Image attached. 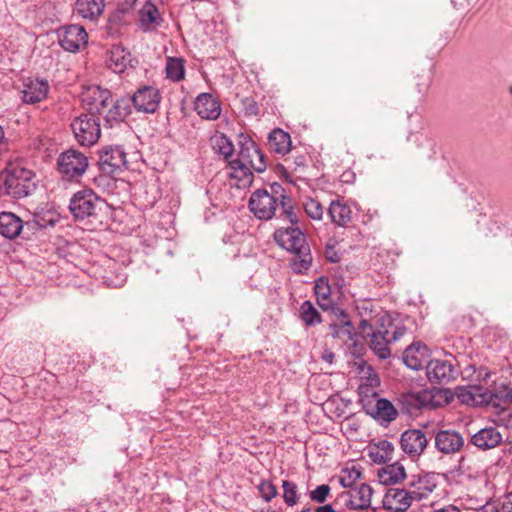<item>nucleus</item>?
Wrapping results in <instances>:
<instances>
[{
  "label": "nucleus",
  "mask_w": 512,
  "mask_h": 512,
  "mask_svg": "<svg viewBox=\"0 0 512 512\" xmlns=\"http://www.w3.org/2000/svg\"><path fill=\"white\" fill-rule=\"evenodd\" d=\"M248 206L253 215L260 220L272 219L280 206L282 215L291 224L298 223L297 212L292 205V200L279 184L272 185L271 192L266 189L255 190L249 198Z\"/></svg>",
  "instance_id": "nucleus-1"
},
{
  "label": "nucleus",
  "mask_w": 512,
  "mask_h": 512,
  "mask_svg": "<svg viewBox=\"0 0 512 512\" xmlns=\"http://www.w3.org/2000/svg\"><path fill=\"white\" fill-rule=\"evenodd\" d=\"M275 241L287 251L293 254L291 267L294 272L300 274L307 271L312 264L310 247L304 233L299 227L280 228L274 233Z\"/></svg>",
  "instance_id": "nucleus-2"
},
{
  "label": "nucleus",
  "mask_w": 512,
  "mask_h": 512,
  "mask_svg": "<svg viewBox=\"0 0 512 512\" xmlns=\"http://www.w3.org/2000/svg\"><path fill=\"white\" fill-rule=\"evenodd\" d=\"M36 188L35 174L19 162H8L0 174V195L20 199L31 195Z\"/></svg>",
  "instance_id": "nucleus-3"
},
{
  "label": "nucleus",
  "mask_w": 512,
  "mask_h": 512,
  "mask_svg": "<svg viewBox=\"0 0 512 512\" xmlns=\"http://www.w3.org/2000/svg\"><path fill=\"white\" fill-rule=\"evenodd\" d=\"M379 322L378 319H361L359 323V333L363 338H369L371 350L380 358L387 359L391 355L389 349L390 341L388 339L389 329L381 325L377 330L374 326Z\"/></svg>",
  "instance_id": "nucleus-4"
},
{
  "label": "nucleus",
  "mask_w": 512,
  "mask_h": 512,
  "mask_svg": "<svg viewBox=\"0 0 512 512\" xmlns=\"http://www.w3.org/2000/svg\"><path fill=\"white\" fill-rule=\"evenodd\" d=\"M74 138L81 146L90 147L101 136L100 120L92 114H81L71 122Z\"/></svg>",
  "instance_id": "nucleus-5"
},
{
  "label": "nucleus",
  "mask_w": 512,
  "mask_h": 512,
  "mask_svg": "<svg viewBox=\"0 0 512 512\" xmlns=\"http://www.w3.org/2000/svg\"><path fill=\"white\" fill-rule=\"evenodd\" d=\"M88 165V157L76 149H68L62 152L57 159L59 173L69 181H77L82 177Z\"/></svg>",
  "instance_id": "nucleus-6"
},
{
  "label": "nucleus",
  "mask_w": 512,
  "mask_h": 512,
  "mask_svg": "<svg viewBox=\"0 0 512 512\" xmlns=\"http://www.w3.org/2000/svg\"><path fill=\"white\" fill-rule=\"evenodd\" d=\"M103 204L104 201L92 190L85 189L74 194L70 200L69 209L76 219L84 220L96 216Z\"/></svg>",
  "instance_id": "nucleus-7"
},
{
  "label": "nucleus",
  "mask_w": 512,
  "mask_h": 512,
  "mask_svg": "<svg viewBox=\"0 0 512 512\" xmlns=\"http://www.w3.org/2000/svg\"><path fill=\"white\" fill-rule=\"evenodd\" d=\"M58 41L64 50L76 53L87 46L88 33L81 25H65L58 30Z\"/></svg>",
  "instance_id": "nucleus-8"
},
{
  "label": "nucleus",
  "mask_w": 512,
  "mask_h": 512,
  "mask_svg": "<svg viewBox=\"0 0 512 512\" xmlns=\"http://www.w3.org/2000/svg\"><path fill=\"white\" fill-rule=\"evenodd\" d=\"M112 93L108 89H103L98 85L87 86L81 94L83 107L88 111L87 114L95 115L105 113L109 105Z\"/></svg>",
  "instance_id": "nucleus-9"
},
{
  "label": "nucleus",
  "mask_w": 512,
  "mask_h": 512,
  "mask_svg": "<svg viewBox=\"0 0 512 512\" xmlns=\"http://www.w3.org/2000/svg\"><path fill=\"white\" fill-rule=\"evenodd\" d=\"M458 374L455 359H432L426 364V375L430 382L447 383Z\"/></svg>",
  "instance_id": "nucleus-10"
},
{
  "label": "nucleus",
  "mask_w": 512,
  "mask_h": 512,
  "mask_svg": "<svg viewBox=\"0 0 512 512\" xmlns=\"http://www.w3.org/2000/svg\"><path fill=\"white\" fill-rule=\"evenodd\" d=\"M131 101L137 112L154 113L161 102V95L156 87L144 85L134 92Z\"/></svg>",
  "instance_id": "nucleus-11"
},
{
  "label": "nucleus",
  "mask_w": 512,
  "mask_h": 512,
  "mask_svg": "<svg viewBox=\"0 0 512 512\" xmlns=\"http://www.w3.org/2000/svg\"><path fill=\"white\" fill-rule=\"evenodd\" d=\"M436 450L443 455H454L462 450L465 445L464 436L454 430H439L434 437Z\"/></svg>",
  "instance_id": "nucleus-12"
},
{
  "label": "nucleus",
  "mask_w": 512,
  "mask_h": 512,
  "mask_svg": "<svg viewBox=\"0 0 512 512\" xmlns=\"http://www.w3.org/2000/svg\"><path fill=\"white\" fill-rule=\"evenodd\" d=\"M34 229L36 227L43 228L44 224L38 220L27 222L25 225L20 217L12 212H1L0 213V234L8 239H14L18 237L24 228Z\"/></svg>",
  "instance_id": "nucleus-13"
},
{
  "label": "nucleus",
  "mask_w": 512,
  "mask_h": 512,
  "mask_svg": "<svg viewBox=\"0 0 512 512\" xmlns=\"http://www.w3.org/2000/svg\"><path fill=\"white\" fill-rule=\"evenodd\" d=\"M437 486L436 478L433 474H414L411 475L405 488L415 502H419L429 497Z\"/></svg>",
  "instance_id": "nucleus-14"
},
{
  "label": "nucleus",
  "mask_w": 512,
  "mask_h": 512,
  "mask_svg": "<svg viewBox=\"0 0 512 512\" xmlns=\"http://www.w3.org/2000/svg\"><path fill=\"white\" fill-rule=\"evenodd\" d=\"M49 90L46 79L28 77L22 81L21 99L26 104H36L47 98Z\"/></svg>",
  "instance_id": "nucleus-15"
},
{
  "label": "nucleus",
  "mask_w": 512,
  "mask_h": 512,
  "mask_svg": "<svg viewBox=\"0 0 512 512\" xmlns=\"http://www.w3.org/2000/svg\"><path fill=\"white\" fill-rule=\"evenodd\" d=\"M459 401L470 406H484L494 403V394L485 387L479 385H468L459 387L456 390Z\"/></svg>",
  "instance_id": "nucleus-16"
},
{
  "label": "nucleus",
  "mask_w": 512,
  "mask_h": 512,
  "mask_svg": "<svg viewBox=\"0 0 512 512\" xmlns=\"http://www.w3.org/2000/svg\"><path fill=\"white\" fill-rule=\"evenodd\" d=\"M237 159L258 173L264 172L267 168L264 154L251 139L241 142Z\"/></svg>",
  "instance_id": "nucleus-17"
},
{
  "label": "nucleus",
  "mask_w": 512,
  "mask_h": 512,
  "mask_svg": "<svg viewBox=\"0 0 512 512\" xmlns=\"http://www.w3.org/2000/svg\"><path fill=\"white\" fill-rule=\"evenodd\" d=\"M126 162V153L121 146L107 147L100 153L99 166L105 174H114L125 167Z\"/></svg>",
  "instance_id": "nucleus-18"
},
{
  "label": "nucleus",
  "mask_w": 512,
  "mask_h": 512,
  "mask_svg": "<svg viewBox=\"0 0 512 512\" xmlns=\"http://www.w3.org/2000/svg\"><path fill=\"white\" fill-rule=\"evenodd\" d=\"M400 444L402 450L410 457H419L428 445L425 432L419 429H410L402 433Z\"/></svg>",
  "instance_id": "nucleus-19"
},
{
  "label": "nucleus",
  "mask_w": 512,
  "mask_h": 512,
  "mask_svg": "<svg viewBox=\"0 0 512 512\" xmlns=\"http://www.w3.org/2000/svg\"><path fill=\"white\" fill-rule=\"evenodd\" d=\"M415 502L407 489L391 487L383 498V507L390 512H406Z\"/></svg>",
  "instance_id": "nucleus-20"
},
{
  "label": "nucleus",
  "mask_w": 512,
  "mask_h": 512,
  "mask_svg": "<svg viewBox=\"0 0 512 512\" xmlns=\"http://www.w3.org/2000/svg\"><path fill=\"white\" fill-rule=\"evenodd\" d=\"M373 494L372 488L367 484H360L351 487L348 491L342 494L344 504L350 510L356 508H368L371 505V497Z\"/></svg>",
  "instance_id": "nucleus-21"
},
{
  "label": "nucleus",
  "mask_w": 512,
  "mask_h": 512,
  "mask_svg": "<svg viewBox=\"0 0 512 512\" xmlns=\"http://www.w3.org/2000/svg\"><path fill=\"white\" fill-rule=\"evenodd\" d=\"M194 109L205 120L218 119L222 111L221 103L210 93L199 94L195 99Z\"/></svg>",
  "instance_id": "nucleus-22"
},
{
  "label": "nucleus",
  "mask_w": 512,
  "mask_h": 512,
  "mask_svg": "<svg viewBox=\"0 0 512 512\" xmlns=\"http://www.w3.org/2000/svg\"><path fill=\"white\" fill-rule=\"evenodd\" d=\"M503 441V436L498 428L488 426L474 433L470 438V443L482 451H487L498 447Z\"/></svg>",
  "instance_id": "nucleus-23"
},
{
  "label": "nucleus",
  "mask_w": 512,
  "mask_h": 512,
  "mask_svg": "<svg viewBox=\"0 0 512 512\" xmlns=\"http://www.w3.org/2000/svg\"><path fill=\"white\" fill-rule=\"evenodd\" d=\"M361 402L366 412L378 420L391 422L398 415L394 405L387 399H376L375 405H371L370 400L366 402V400L361 397Z\"/></svg>",
  "instance_id": "nucleus-24"
},
{
  "label": "nucleus",
  "mask_w": 512,
  "mask_h": 512,
  "mask_svg": "<svg viewBox=\"0 0 512 512\" xmlns=\"http://www.w3.org/2000/svg\"><path fill=\"white\" fill-rule=\"evenodd\" d=\"M428 349L422 343H412L403 352L404 364L412 369L419 370L428 363Z\"/></svg>",
  "instance_id": "nucleus-25"
},
{
  "label": "nucleus",
  "mask_w": 512,
  "mask_h": 512,
  "mask_svg": "<svg viewBox=\"0 0 512 512\" xmlns=\"http://www.w3.org/2000/svg\"><path fill=\"white\" fill-rule=\"evenodd\" d=\"M163 17L158 8L147 1L139 11V27L144 32L156 31L162 24Z\"/></svg>",
  "instance_id": "nucleus-26"
},
{
  "label": "nucleus",
  "mask_w": 512,
  "mask_h": 512,
  "mask_svg": "<svg viewBox=\"0 0 512 512\" xmlns=\"http://www.w3.org/2000/svg\"><path fill=\"white\" fill-rule=\"evenodd\" d=\"M328 214L334 224L347 227L353 219L352 204L345 202L343 199L331 201Z\"/></svg>",
  "instance_id": "nucleus-27"
},
{
  "label": "nucleus",
  "mask_w": 512,
  "mask_h": 512,
  "mask_svg": "<svg viewBox=\"0 0 512 512\" xmlns=\"http://www.w3.org/2000/svg\"><path fill=\"white\" fill-rule=\"evenodd\" d=\"M105 8L104 0H76L75 12L83 19L96 20Z\"/></svg>",
  "instance_id": "nucleus-28"
},
{
  "label": "nucleus",
  "mask_w": 512,
  "mask_h": 512,
  "mask_svg": "<svg viewBox=\"0 0 512 512\" xmlns=\"http://www.w3.org/2000/svg\"><path fill=\"white\" fill-rule=\"evenodd\" d=\"M268 145L271 151L279 155H286L291 150V137L289 133L276 128L269 133Z\"/></svg>",
  "instance_id": "nucleus-29"
},
{
  "label": "nucleus",
  "mask_w": 512,
  "mask_h": 512,
  "mask_svg": "<svg viewBox=\"0 0 512 512\" xmlns=\"http://www.w3.org/2000/svg\"><path fill=\"white\" fill-rule=\"evenodd\" d=\"M131 113L128 102L124 99L116 100L105 113L104 119L109 127L121 123Z\"/></svg>",
  "instance_id": "nucleus-30"
},
{
  "label": "nucleus",
  "mask_w": 512,
  "mask_h": 512,
  "mask_svg": "<svg viewBox=\"0 0 512 512\" xmlns=\"http://www.w3.org/2000/svg\"><path fill=\"white\" fill-rule=\"evenodd\" d=\"M229 176L238 181L239 186L250 185L253 181L252 168L241 162L239 159H232L228 161Z\"/></svg>",
  "instance_id": "nucleus-31"
},
{
  "label": "nucleus",
  "mask_w": 512,
  "mask_h": 512,
  "mask_svg": "<svg viewBox=\"0 0 512 512\" xmlns=\"http://www.w3.org/2000/svg\"><path fill=\"white\" fill-rule=\"evenodd\" d=\"M393 444L388 440H380L370 446L369 457L374 463L382 464L392 460Z\"/></svg>",
  "instance_id": "nucleus-32"
},
{
  "label": "nucleus",
  "mask_w": 512,
  "mask_h": 512,
  "mask_svg": "<svg viewBox=\"0 0 512 512\" xmlns=\"http://www.w3.org/2000/svg\"><path fill=\"white\" fill-rule=\"evenodd\" d=\"M441 391L424 389L413 394L414 405L419 409H434L440 405Z\"/></svg>",
  "instance_id": "nucleus-33"
},
{
  "label": "nucleus",
  "mask_w": 512,
  "mask_h": 512,
  "mask_svg": "<svg viewBox=\"0 0 512 512\" xmlns=\"http://www.w3.org/2000/svg\"><path fill=\"white\" fill-rule=\"evenodd\" d=\"M378 476L383 484H396L406 477V472L404 467L396 462L382 468Z\"/></svg>",
  "instance_id": "nucleus-34"
},
{
  "label": "nucleus",
  "mask_w": 512,
  "mask_h": 512,
  "mask_svg": "<svg viewBox=\"0 0 512 512\" xmlns=\"http://www.w3.org/2000/svg\"><path fill=\"white\" fill-rule=\"evenodd\" d=\"M131 55L120 47H116L111 51L108 66L115 73H122L130 65Z\"/></svg>",
  "instance_id": "nucleus-35"
},
{
  "label": "nucleus",
  "mask_w": 512,
  "mask_h": 512,
  "mask_svg": "<svg viewBox=\"0 0 512 512\" xmlns=\"http://www.w3.org/2000/svg\"><path fill=\"white\" fill-rule=\"evenodd\" d=\"M184 60L180 57H167L165 65L166 78L172 82H180L185 77Z\"/></svg>",
  "instance_id": "nucleus-36"
},
{
  "label": "nucleus",
  "mask_w": 512,
  "mask_h": 512,
  "mask_svg": "<svg viewBox=\"0 0 512 512\" xmlns=\"http://www.w3.org/2000/svg\"><path fill=\"white\" fill-rule=\"evenodd\" d=\"M476 314L477 312L472 310L457 313L451 321L453 329L462 332L472 329L476 324Z\"/></svg>",
  "instance_id": "nucleus-37"
},
{
  "label": "nucleus",
  "mask_w": 512,
  "mask_h": 512,
  "mask_svg": "<svg viewBox=\"0 0 512 512\" xmlns=\"http://www.w3.org/2000/svg\"><path fill=\"white\" fill-rule=\"evenodd\" d=\"M299 317L306 326H314L321 323V315L311 301H304L299 309Z\"/></svg>",
  "instance_id": "nucleus-38"
},
{
  "label": "nucleus",
  "mask_w": 512,
  "mask_h": 512,
  "mask_svg": "<svg viewBox=\"0 0 512 512\" xmlns=\"http://www.w3.org/2000/svg\"><path fill=\"white\" fill-rule=\"evenodd\" d=\"M212 146L216 153L222 155L226 160L233 155L234 146L232 141L224 134L212 138Z\"/></svg>",
  "instance_id": "nucleus-39"
},
{
  "label": "nucleus",
  "mask_w": 512,
  "mask_h": 512,
  "mask_svg": "<svg viewBox=\"0 0 512 512\" xmlns=\"http://www.w3.org/2000/svg\"><path fill=\"white\" fill-rule=\"evenodd\" d=\"M330 334L344 343L353 340V326L349 321L330 325Z\"/></svg>",
  "instance_id": "nucleus-40"
},
{
  "label": "nucleus",
  "mask_w": 512,
  "mask_h": 512,
  "mask_svg": "<svg viewBox=\"0 0 512 512\" xmlns=\"http://www.w3.org/2000/svg\"><path fill=\"white\" fill-rule=\"evenodd\" d=\"M303 208L306 215L312 220H321L324 214V208L321 203L313 198H306L303 202Z\"/></svg>",
  "instance_id": "nucleus-41"
},
{
  "label": "nucleus",
  "mask_w": 512,
  "mask_h": 512,
  "mask_svg": "<svg viewBox=\"0 0 512 512\" xmlns=\"http://www.w3.org/2000/svg\"><path fill=\"white\" fill-rule=\"evenodd\" d=\"M361 477V471L358 467H346L342 469L339 476L340 484L345 488L354 487L355 482Z\"/></svg>",
  "instance_id": "nucleus-42"
},
{
  "label": "nucleus",
  "mask_w": 512,
  "mask_h": 512,
  "mask_svg": "<svg viewBox=\"0 0 512 512\" xmlns=\"http://www.w3.org/2000/svg\"><path fill=\"white\" fill-rule=\"evenodd\" d=\"M283 500L288 506H294L299 500L298 488L294 482L284 480L282 483Z\"/></svg>",
  "instance_id": "nucleus-43"
},
{
  "label": "nucleus",
  "mask_w": 512,
  "mask_h": 512,
  "mask_svg": "<svg viewBox=\"0 0 512 512\" xmlns=\"http://www.w3.org/2000/svg\"><path fill=\"white\" fill-rule=\"evenodd\" d=\"M260 496L269 502L277 495V489L269 480H262L257 486Z\"/></svg>",
  "instance_id": "nucleus-44"
},
{
  "label": "nucleus",
  "mask_w": 512,
  "mask_h": 512,
  "mask_svg": "<svg viewBox=\"0 0 512 512\" xmlns=\"http://www.w3.org/2000/svg\"><path fill=\"white\" fill-rule=\"evenodd\" d=\"M330 493V487L327 484H322L317 486L314 490H312L309 494L312 501L317 503H323L326 501L328 495Z\"/></svg>",
  "instance_id": "nucleus-45"
},
{
  "label": "nucleus",
  "mask_w": 512,
  "mask_h": 512,
  "mask_svg": "<svg viewBox=\"0 0 512 512\" xmlns=\"http://www.w3.org/2000/svg\"><path fill=\"white\" fill-rule=\"evenodd\" d=\"M484 335H485V338H486V343L490 347H492V343H491V338L492 337H497L499 339V341H500V344L506 343V341H507V338H506L505 334L501 330H498L497 328L488 327L484 331Z\"/></svg>",
  "instance_id": "nucleus-46"
},
{
  "label": "nucleus",
  "mask_w": 512,
  "mask_h": 512,
  "mask_svg": "<svg viewBox=\"0 0 512 512\" xmlns=\"http://www.w3.org/2000/svg\"><path fill=\"white\" fill-rule=\"evenodd\" d=\"M315 293L318 298L327 299L330 294V287L320 279L315 285Z\"/></svg>",
  "instance_id": "nucleus-47"
},
{
  "label": "nucleus",
  "mask_w": 512,
  "mask_h": 512,
  "mask_svg": "<svg viewBox=\"0 0 512 512\" xmlns=\"http://www.w3.org/2000/svg\"><path fill=\"white\" fill-rule=\"evenodd\" d=\"M325 257L332 263L339 262L341 259V255L335 250L334 245L330 243H327L325 246Z\"/></svg>",
  "instance_id": "nucleus-48"
},
{
  "label": "nucleus",
  "mask_w": 512,
  "mask_h": 512,
  "mask_svg": "<svg viewBox=\"0 0 512 512\" xmlns=\"http://www.w3.org/2000/svg\"><path fill=\"white\" fill-rule=\"evenodd\" d=\"M476 512H500V509L494 501H487L483 506L476 509Z\"/></svg>",
  "instance_id": "nucleus-49"
},
{
  "label": "nucleus",
  "mask_w": 512,
  "mask_h": 512,
  "mask_svg": "<svg viewBox=\"0 0 512 512\" xmlns=\"http://www.w3.org/2000/svg\"><path fill=\"white\" fill-rule=\"evenodd\" d=\"M501 509L503 512H512V491L503 497Z\"/></svg>",
  "instance_id": "nucleus-50"
},
{
  "label": "nucleus",
  "mask_w": 512,
  "mask_h": 512,
  "mask_svg": "<svg viewBox=\"0 0 512 512\" xmlns=\"http://www.w3.org/2000/svg\"><path fill=\"white\" fill-rule=\"evenodd\" d=\"M394 330L392 331V334L389 333L388 339L390 343L398 340L401 336H403L405 329L399 328V327H393Z\"/></svg>",
  "instance_id": "nucleus-51"
},
{
  "label": "nucleus",
  "mask_w": 512,
  "mask_h": 512,
  "mask_svg": "<svg viewBox=\"0 0 512 512\" xmlns=\"http://www.w3.org/2000/svg\"><path fill=\"white\" fill-rule=\"evenodd\" d=\"M434 512H461V510L459 509V507L450 504V505H445L439 509H436V510H434Z\"/></svg>",
  "instance_id": "nucleus-52"
},
{
  "label": "nucleus",
  "mask_w": 512,
  "mask_h": 512,
  "mask_svg": "<svg viewBox=\"0 0 512 512\" xmlns=\"http://www.w3.org/2000/svg\"><path fill=\"white\" fill-rule=\"evenodd\" d=\"M316 512H336L331 505H323L316 508Z\"/></svg>",
  "instance_id": "nucleus-53"
},
{
  "label": "nucleus",
  "mask_w": 512,
  "mask_h": 512,
  "mask_svg": "<svg viewBox=\"0 0 512 512\" xmlns=\"http://www.w3.org/2000/svg\"><path fill=\"white\" fill-rule=\"evenodd\" d=\"M305 157L304 156H298L295 158V165L296 166H304L305 165Z\"/></svg>",
  "instance_id": "nucleus-54"
},
{
  "label": "nucleus",
  "mask_w": 512,
  "mask_h": 512,
  "mask_svg": "<svg viewBox=\"0 0 512 512\" xmlns=\"http://www.w3.org/2000/svg\"><path fill=\"white\" fill-rule=\"evenodd\" d=\"M122 1H123V2H124V4L126 5V7H125V8H123V11H125V10H128L129 8H131V7L135 4V2H136L137 0H122Z\"/></svg>",
  "instance_id": "nucleus-55"
},
{
  "label": "nucleus",
  "mask_w": 512,
  "mask_h": 512,
  "mask_svg": "<svg viewBox=\"0 0 512 512\" xmlns=\"http://www.w3.org/2000/svg\"><path fill=\"white\" fill-rule=\"evenodd\" d=\"M369 391V387L368 386H364V385H361L359 387V394L362 396L364 393L368 392Z\"/></svg>",
  "instance_id": "nucleus-56"
},
{
  "label": "nucleus",
  "mask_w": 512,
  "mask_h": 512,
  "mask_svg": "<svg viewBox=\"0 0 512 512\" xmlns=\"http://www.w3.org/2000/svg\"><path fill=\"white\" fill-rule=\"evenodd\" d=\"M4 138H5L4 130H3L2 126H0V144L3 142Z\"/></svg>",
  "instance_id": "nucleus-57"
},
{
  "label": "nucleus",
  "mask_w": 512,
  "mask_h": 512,
  "mask_svg": "<svg viewBox=\"0 0 512 512\" xmlns=\"http://www.w3.org/2000/svg\"><path fill=\"white\" fill-rule=\"evenodd\" d=\"M375 382L376 384H378V379L377 378H374V379H371V383Z\"/></svg>",
  "instance_id": "nucleus-58"
},
{
  "label": "nucleus",
  "mask_w": 512,
  "mask_h": 512,
  "mask_svg": "<svg viewBox=\"0 0 512 512\" xmlns=\"http://www.w3.org/2000/svg\"><path fill=\"white\" fill-rule=\"evenodd\" d=\"M509 452L512 453V446L510 447Z\"/></svg>",
  "instance_id": "nucleus-59"
}]
</instances>
